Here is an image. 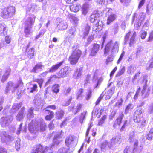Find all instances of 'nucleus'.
I'll return each instance as SVG.
<instances>
[{"instance_id":"obj_1","label":"nucleus","mask_w":153,"mask_h":153,"mask_svg":"<svg viewBox=\"0 0 153 153\" xmlns=\"http://www.w3.org/2000/svg\"><path fill=\"white\" fill-rule=\"evenodd\" d=\"M118 42H116L115 43L112 42L111 41L108 43L104 48V54L106 56L108 55L114 54L118 51Z\"/></svg>"},{"instance_id":"obj_2","label":"nucleus","mask_w":153,"mask_h":153,"mask_svg":"<svg viewBox=\"0 0 153 153\" xmlns=\"http://www.w3.org/2000/svg\"><path fill=\"white\" fill-rule=\"evenodd\" d=\"M133 119L134 122L140 123L142 127L145 126L146 121L143 117V112L142 109H137L135 111L133 114Z\"/></svg>"},{"instance_id":"obj_3","label":"nucleus","mask_w":153,"mask_h":153,"mask_svg":"<svg viewBox=\"0 0 153 153\" xmlns=\"http://www.w3.org/2000/svg\"><path fill=\"white\" fill-rule=\"evenodd\" d=\"M22 85L23 83L20 80L17 83H14L11 81H9L6 85L5 92L7 95L9 93H13L19 87H22Z\"/></svg>"},{"instance_id":"obj_4","label":"nucleus","mask_w":153,"mask_h":153,"mask_svg":"<svg viewBox=\"0 0 153 153\" xmlns=\"http://www.w3.org/2000/svg\"><path fill=\"white\" fill-rule=\"evenodd\" d=\"M14 7L9 6L5 8L1 13V16L4 18L8 19L11 17L15 12Z\"/></svg>"},{"instance_id":"obj_5","label":"nucleus","mask_w":153,"mask_h":153,"mask_svg":"<svg viewBox=\"0 0 153 153\" xmlns=\"http://www.w3.org/2000/svg\"><path fill=\"white\" fill-rule=\"evenodd\" d=\"M81 54V52L80 50L77 49L74 51L69 58L70 63L72 65L75 64L77 62Z\"/></svg>"},{"instance_id":"obj_6","label":"nucleus","mask_w":153,"mask_h":153,"mask_svg":"<svg viewBox=\"0 0 153 153\" xmlns=\"http://www.w3.org/2000/svg\"><path fill=\"white\" fill-rule=\"evenodd\" d=\"M34 148L35 150L32 153H46L50 149L48 147L46 146L44 147L41 144H36Z\"/></svg>"},{"instance_id":"obj_7","label":"nucleus","mask_w":153,"mask_h":153,"mask_svg":"<svg viewBox=\"0 0 153 153\" xmlns=\"http://www.w3.org/2000/svg\"><path fill=\"white\" fill-rule=\"evenodd\" d=\"M56 21L58 22L57 24V27L59 30H63L66 29L68 27L67 23L62 19L57 18Z\"/></svg>"},{"instance_id":"obj_8","label":"nucleus","mask_w":153,"mask_h":153,"mask_svg":"<svg viewBox=\"0 0 153 153\" xmlns=\"http://www.w3.org/2000/svg\"><path fill=\"white\" fill-rule=\"evenodd\" d=\"M71 70V68L69 67L65 66L60 70L58 73V75L60 78L65 77L68 75Z\"/></svg>"},{"instance_id":"obj_9","label":"nucleus","mask_w":153,"mask_h":153,"mask_svg":"<svg viewBox=\"0 0 153 153\" xmlns=\"http://www.w3.org/2000/svg\"><path fill=\"white\" fill-rule=\"evenodd\" d=\"M36 17L33 15H29V16L26 17L24 23L25 26L32 27L35 22Z\"/></svg>"},{"instance_id":"obj_10","label":"nucleus","mask_w":153,"mask_h":153,"mask_svg":"<svg viewBox=\"0 0 153 153\" xmlns=\"http://www.w3.org/2000/svg\"><path fill=\"white\" fill-rule=\"evenodd\" d=\"M45 113L46 114L45 119L46 121H50L54 117V113L51 110L45 109Z\"/></svg>"},{"instance_id":"obj_11","label":"nucleus","mask_w":153,"mask_h":153,"mask_svg":"<svg viewBox=\"0 0 153 153\" xmlns=\"http://www.w3.org/2000/svg\"><path fill=\"white\" fill-rule=\"evenodd\" d=\"M145 17V14L143 12L140 13L137 19L135 25L137 27H139L141 26L143 21L144 20Z\"/></svg>"},{"instance_id":"obj_12","label":"nucleus","mask_w":153,"mask_h":153,"mask_svg":"<svg viewBox=\"0 0 153 153\" xmlns=\"http://www.w3.org/2000/svg\"><path fill=\"white\" fill-rule=\"evenodd\" d=\"M124 117V115L123 112H121L119 114V116L116 119L113 125V127L115 128L118 125H120L122 123L123 118Z\"/></svg>"},{"instance_id":"obj_13","label":"nucleus","mask_w":153,"mask_h":153,"mask_svg":"<svg viewBox=\"0 0 153 153\" xmlns=\"http://www.w3.org/2000/svg\"><path fill=\"white\" fill-rule=\"evenodd\" d=\"M103 78L102 77L98 79L97 74H94L93 76L92 79L93 82V83H94L95 84L94 86V88H97L98 85L100 84L103 81Z\"/></svg>"},{"instance_id":"obj_14","label":"nucleus","mask_w":153,"mask_h":153,"mask_svg":"<svg viewBox=\"0 0 153 153\" xmlns=\"http://www.w3.org/2000/svg\"><path fill=\"white\" fill-rule=\"evenodd\" d=\"M75 137L74 136L70 135L67 137L65 140V143L66 145L69 147L72 144L74 140Z\"/></svg>"},{"instance_id":"obj_15","label":"nucleus","mask_w":153,"mask_h":153,"mask_svg":"<svg viewBox=\"0 0 153 153\" xmlns=\"http://www.w3.org/2000/svg\"><path fill=\"white\" fill-rule=\"evenodd\" d=\"M97 22L95 26H94L93 28V30L96 32L102 30L103 25L102 21H100L99 19L98 20H97Z\"/></svg>"},{"instance_id":"obj_16","label":"nucleus","mask_w":153,"mask_h":153,"mask_svg":"<svg viewBox=\"0 0 153 153\" xmlns=\"http://www.w3.org/2000/svg\"><path fill=\"white\" fill-rule=\"evenodd\" d=\"M90 7V4H86V3H84L82 5L81 8V10L82 14L85 15H86Z\"/></svg>"},{"instance_id":"obj_17","label":"nucleus","mask_w":153,"mask_h":153,"mask_svg":"<svg viewBox=\"0 0 153 153\" xmlns=\"http://www.w3.org/2000/svg\"><path fill=\"white\" fill-rule=\"evenodd\" d=\"M64 61H62L59 62L58 64H56L52 66L49 68L48 72H53L58 69L63 63Z\"/></svg>"},{"instance_id":"obj_18","label":"nucleus","mask_w":153,"mask_h":153,"mask_svg":"<svg viewBox=\"0 0 153 153\" xmlns=\"http://www.w3.org/2000/svg\"><path fill=\"white\" fill-rule=\"evenodd\" d=\"M100 47L99 45L97 44H94L91 51V55L92 56H95L99 51Z\"/></svg>"},{"instance_id":"obj_19","label":"nucleus","mask_w":153,"mask_h":153,"mask_svg":"<svg viewBox=\"0 0 153 153\" xmlns=\"http://www.w3.org/2000/svg\"><path fill=\"white\" fill-rule=\"evenodd\" d=\"M43 66L41 63L38 64L31 70V72L33 73H38L41 70Z\"/></svg>"},{"instance_id":"obj_20","label":"nucleus","mask_w":153,"mask_h":153,"mask_svg":"<svg viewBox=\"0 0 153 153\" xmlns=\"http://www.w3.org/2000/svg\"><path fill=\"white\" fill-rule=\"evenodd\" d=\"M91 25L88 24H85L83 26V34L84 36H86L88 34L91 29Z\"/></svg>"},{"instance_id":"obj_21","label":"nucleus","mask_w":153,"mask_h":153,"mask_svg":"<svg viewBox=\"0 0 153 153\" xmlns=\"http://www.w3.org/2000/svg\"><path fill=\"white\" fill-rule=\"evenodd\" d=\"M33 120H32L31 122L28 124V129L29 131L31 133H34L36 131L38 130L37 127L33 123Z\"/></svg>"},{"instance_id":"obj_22","label":"nucleus","mask_w":153,"mask_h":153,"mask_svg":"<svg viewBox=\"0 0 153 153\" xmlns=\"http://www.w3.org/2000/svg\"><path fill=\"white\" fill-rule=\"evenodd\" d=\"M117 18V16L115 14H111L109 15L107 18L106 23L109 25L112 22L114 21Z\"/></svg>"},{"instance_id":"obj_23","label":"nucleus","mask_w":153,"mask_h":153,"mask_svg":"<svg viewBox=\"0 0 153 153\" xmlns=\"http://www.w3.org/2000/svg\"><path fill=\"white\" fill-rule=\"evenodd\" d=\"M10 71L11 69L10 68H7L6 69L5 72L2 77L1 79L2 82H4L7 79L10 74Z\"/></svg>"},{"instance_id":"obj_24","label":"nucleus","mask_w":153,"mask_h":153,"mask_svg":"<svg viewBox=\"0 0 153 153\" xmlns=\"http://www.w3.org/2000/svg\"><path fill=\"white\" fill-rule=\"evenodd\" d=\"M65 112L64 110L61 109L56 112V117L57 119L60 120L62 119L64 115Z\"/></svg>"},{"instance_id":"obj_25","label":"nucleus","mask_w":153,"mask_h":153,"mask_svg":"<svg viewBox=\"0 0 153 153\" xmlns=\"http://www.w3.org/2000/svg\"><path fill=\"white\" fill-rule=\"evenodd\" d=\"M6 26L3 23H0V36H3L6 34Z\"/></svg>"},{"instance_id":"obj_26","label":"nucleus","mask_w":153,"mask_h":153,"mask_svg":"<svg viewBox=\"0 0 153 153\" xmlns=\"http://www.w3.org/2000/svg\"><path fill=\"white\" fill-rule=\"evenodd\" d=\"M32 27L24 26V33L26 37H28L32 33L31 28Z\"/></svg>"},{"instance_id":"obj_27","label":"nucleus","mask_w":153,"mask_h":153,"mask_svg":"<svg viewBox=\"0 0 153 153\" xmlns=\"http://www.w3.org/2000/svg\"><path fill=\"white\" fill-rule=\"evenodd\" d=\"M37 6L35 4H29L27 8V10L30 12H33L35 10Z\"/></svg>"},{"instance_id":"obj_28","label":"nucleus","mask_w":153,"mask_h":153,"mask_svg":"<svg viewBox=\"0 0 153 153\" xmlns=\"http://www.w3.org/2000/svg\"><path fill=\"white\" fill-rule=\"evenodd\" d=\"M70 8L71 11L75 12H78L79 9V4H72L70 6Z\"/></svg>"},{"instance_id":"obj_29","label":"nucleus","mask_w":153,"mask_h":153,"mask_svg":"<svg viewBox=\"0 0 153 153\" xmlns=\"http://www.w3.org/2000/svg\"><path fill=\"white\" fill-rule=\"evenodd\" d=\"M98 14L97 13L91 14L90 18V21L91 22H93L95 21L98 20L99 19Z\"/></svg>"},{"instance_id":"obj_30","label":"nucleus","mask_w":153,"mask_h":153,"mask_svg":"<svg viewBox=\"0 0 153 153\" xmlns=\"http://www.w3.org/2000/svg\"><path fill=\"white\" fill-rule=\"evenodd\" d=\"M7 120V117L4 116L2 117L0 121V124L2 127H4L6 126V125Z\"/></svg>"},{"instance_id":"obj_31","label":"nucleus","mask_w":153,"mask_h":153,"mask_svg":"<svg viewBox=\"0 0 153 153\" xmlns=\"http://www.w3.org/2000/svg\"><path fill=\"white\" fill-rule=\"evenodd\" d=\"M146 139L151 140L153 138V128H151L149 132V133L146 136Z\"/></svg>"},{"instance_id":"obj_32","label":"nucleus","mask_w":153,"mask_h":153,"mask_svg":"<svg viewBox=\"0 0 153 153\" xmlns=\"http://www.w3.org/2000/svg\"><path fill=\"white\" fill-rule=\"evenodd\" d=\"M76 27L74 26H72L69 30L68 33L71 36H74L76 33Z\"/></svg>"},{"instance_id":"obj_33","label":"nucleus","mask_w":153,"mask_h":153,"mask_svg":"<svg viewBox=\"0 0 153 153\" xmlns=\"http://www.w3.org/2000/svg\"><path fill=\"white\" fill-rule=\"evenodd\" d=\"M138 142L137 140L135 142H134V148L132 151L133 153H135V152H137V151H139V152H140L141 151V149H140L139 150L138 149Z\"/></svg>"},{"instance_id":"obj_34","label":"nucleus","mask_w":153,"mask_h":153,"mask_svg":"<svg viewBox=\"0 0 153 153\" xmlns=\"http://www.w3.org/2000/svg\"><path fill=\"white\" fill-rule=\"evenodd\" d=\"M34 49L32 48L28 51L27 52L28 57L30 58H32L34 55Z\"/></svg>"},{"instance_id":"obj_35","label":"nucleus","mask_w":153,"mask_h":153,"mask_svg":"<svg viewBox=\"0 0 153 153\" xmlns=\"http://www.w3.org/2000/svg\"><path fill=\"white\" fill-rule=\"evenodd\" d=\"M110 56H108L106 60V64H108L109 62H112L114 59V54L109 55Z\"/></svg>"},{"instance_id":"obj_36","label":"nucleus","mask_w":153,"mask_h":153,"mask_svg":"<svg viewBox=\"0 0 153 153\" xmlns=\"http://www.w3.org/2000/svg\"><path fill=\"white\" fill-rule=\"evenodd\" d=\"M59 90V86L58 84H55L52 87V90L53 91L56 93L58 92Z\"/></svg>"},{"instance_id":"obj_37","label":"nucleus","mask_w":153,"mask_h":153,"mask_svg":"<svg viewBox=\"0 0 153 153\" xmlns=\"http://www.w3.org/2000/svg\"><path fill=\"white\" fill-rule=\"evenodd\" d=\"M112 11L113 10L112 9L107 7L105 8L104 11V12L105 13L106 16H108L110 14H113Z\"/></svg>"},{"instance_id":"obj_38","label":"nucleus","mask_w":153,"mask_h":153,"mask_svg":"<svg viewBox=\"0 0 153 153\" xmlns=\"http://www.w3.org/2000/svg\"><path fill=\"white\" fill-rule=\"evenodd\" d=\"M152 10H153V4L152 5V6L151 4H148L146 9V13L148 14H150L151 13Z\"/></svg>"},{"instance_id":"obj_39","label":"nucleus","mask_w":153,"mask_h":153,"mask_svg":"<svg viewBox=\"0 0 153 153\" xmlns=\"http://www.w3.org/2000/svg\"><path fill=\"white\" fill-rule=\"evenodd\" d=\"M125 67L124 66L121 67L117 74L116 76H119L122 75L125 72Z\"/></svg>"},{"instance_id":"obj_40","label":"nucleus","mask_w":153,"mask_h":153,"mask_svg":"<svg viewBox=\"0 0 153 153\" xmlns=\"http://www.w3.org/2000/svg\"><path fill=\"white\" fill-rule=\"evenodd\" d=\"M136 70V68L132 65H130L128 68L127 73L128 74L133 73Z\"/></svg>"},{"instance_id":"obj_41","label":"nucleus","mask_w":153,"mask_h":153,"mask_svg":"<svg viewBox=\"0 0 153 153\" xmlns=\"http://www.w3.org/2000/svg\"><path fill=\"white\" fill-rule=\"evenodd\" d=\"M133 108V106L131 104H129L126 107L125 111V113H126L128 112L129 110H131Z\"/></svg>"},{"instance_id":"obj_42","label":"nucleus","mask_w":153,"mask_h":153,"mask_svg":"<svg viewBox=\"0 0 153 153\" xmlns=\"http://www.w3.org/2000/svg\"><path fill=\"white\" fill-rule=\"evenodd\" d=\"M54 120L51 121L48 125V127L49 130H53L55 128V125L53 123Z\"/></svg>"},{"instance_id":"obj_43","label":"nucleus","mask_w":153,"mask_h":153,"mask_svg":"<svg viewBox=\"0 0 153 153\" xmlns=\"http://www.w3.org/2000/svg\"><path fill=\"white\" fill-rule=\"evenodd\" d=\"M127 123L128 121L127 120H125L124 121L123 124L120 129V131L121 132H122L124 130L127 125Z\"/></svg>"},{"instance_id":"obj_44","label":"nucleus","mask_w":153,"mask_h":153,"mask_svg":"<svg viewBox=\"0 0 153 153\" xmlns=\"http://www.w3.org/2000/svg\"><path fill=\"white\" fill-rule=\"evenodd\" d=\"M123 102V100L120 99L116 103L114 106L116 107L119 108L122 105Z\"/></svg>"},{"instance_id":"obj_45","label":"nucleus","mask_w":153,"mask_h":153,"mask_svg":"<svg viewBox=\"0 0 153 153\" xmlns=\"http://www.w3.org/2000/svg\"><path fill=\"white\" fill-rule=\"evenodd\" d=\"M108 0H97V2L101 5H106L108 2Z\"/></svg>"},{"instance_id":"obj_46","label":"nucleus","mask_w":153,"mask_h":153,"mask_svg":"<svg viewBox=\"0 0 153 153\" xmlns=\"http://www.w3.org/2000/svg\"><path fill=\"white\" fill-rule=\"evenodd\" d=\"M135 36V33H134L133 35H132L130 39V42L129 43V45H130V46H132V45L134 43V41Z\"/></svg>"},{"instance_id":"obj_47","label":"nucleus","mask_w":153,"mask_h":153,"mask_svg":"<svg viewBox=\"0 0 153 153\" xmlns=\"http://www.w3.org/2000/svg\"><path fill=\"white\" fill-rule=\"evenodd\" d=\"M86 113L85 112L82 113L79 117V120L81 121L82 123L84 120L85 118Z\"/></svg>"},{"instance_id":"obj_48","label":"nucleus","mask_w":153,"mask_h":153,"mask_svg":"<svg viewBox=\"0 0 153 153\" xmlns=\"http://www.w3.org/2000/svg\"><path fill=\"white\" fill-rule=\"evenodd\" d=\"M118 28L119 26L118 24L117 23L115 24L113 28L114 33V34L117 33L118 31Z\"/></svg>"},{"instance_id":"obj_49","label":"nucleus","mask_w":153,"mask_h":153,"mask_svg":"<svg viewBox=\"0 0 153 153\" xmlns=\"http://www.w3.org/2000/svg\"><path fill=\"white\" fill-rule=\"evenodd\" d=\"M142 51L143 48L141 47L140 46L137 48L136 50V56H137L139 55L140 53Z\"/></svg>"},{"instance_id":"obj_50","label":"nucleus","mask_w":153,"mask_h":153,"mask_svg":"<svg viewBox=\"0 0 153 153\" xmlns=\"http://www.w3.org/2000/svg\"><path fill=\"white\" fill-rule=\"evenodd\" d=\"M108 144V142L107 141H105V142L102 143L100 147L101 150H102L105 149Z\"/></svg>"},{"instance_id":"obj_51","label":"nucleus","mask_w":153,"mask_h":153,"mask_svg":"<svg viewBox=\"0 0 153 153\" xmlns=\"http://www.w3.org/2000/svg\"><path fill=\"white\" fill-rule=\"evenodd\" d=\"M141 37L142 39H145L146 35L147 33L144 31H142L140 32Z\"/></svg>"},{"instance_id":"obj_52","label":"nucleus","mask_w":153,"mask_h":153,"mask_svg":"<svg viewBox=\"0 0 153 153\" xmlns=\"http://www.w3.org/2000/svg\"><path fill=\"white\" fill-rule=\"evenodd\" d=\"M15 147L17 150H19L20 149V142L18 141H16L15 143Z\"/></svg>"},{"instance_id":"obj_53","label":"nucleus","mask_w":153,"mask_h":153,"mask_svg":"<svg viewBox=\"0 0 153 153\" xmlns=\"http://www.w3.org/2000/svg\"><path fill=\"white\" fill-rule=\"evenodd\" d=\"M82 105V104H78L77 105L76 107V112L74 113V114H76L77 113L79 112L80 110H81Z\"/></svg>"},{"instance_id":"obj_54","label":"nucleus","mask_w":153,"mask_h":153,"mask_svg":"<svg viewBox=\"0 0 153 153\" xmlns=\"http://www.w3.org/2000/svg\"><path fill=\"white\" fill-rule=\"evenodd\" d=\"M125 55V52L124 51H123L122 53L121 54L120 58H119L118 61H117V64H119L120 63L121 61L122 60V59L123 58Z\"/></svg>"},{"instance_id":"obj_55","label":"nucleus","mask_w":153,"mask_h":153,"mask_svg":"<svg viewBox=\"0 0 153 153\" xmlns=\"http://www.w3.org/2000/svg\"><path fill=\"white\" fill-rule=\"evenodd\" d=\"M11 40V39L10 37L7 36L5 37V41L7 44L10 43Z\"/></svg>"},{"instance_id":"obj_56","label":"nucleus","mask_w":153,"mask_h":153,"mask_svg":"<svg viewBox=\"0 0 153 153\" xmlns=\"http://www.w3.org/2000/svg\"><path fill=\"white\" fill-rule=\"evenodd\" d=\"M46 108H50L53 110H55L56 109V107L54 105H48L46 107Z\"/></svg>"},{"instance_id":"obj_57","label":"nucleus","mask_w":153,"mask_h":153,"mask_svg":"<svg viewBox=\"0 0 153 153\" xmlns=\"http://www.w3.org/2000/svg\"><path fill=\"white\" fill-rule=\"evenodd\" d=\"M151 63L148 67L146 68L147 70H149L153 68V58H152L151 60Z\"/></svg>"},{"instance_id":"obj_58","label":"nucleus","mask_w":153,"mask_h":153,"mask_svg":"<svg viewBox=\"0 0 153 153\" xmlns=\"http://www.w3.org/2000/svg\"><path fill=\"white\" fill-rule=\"evenodd\" d=\"M0 153H7V151L5 148L0 146Z\"/></svg>"},{"instance_id":"obj_59","label":"nucleus","mask_w":153,"mask_h":153,"mask_svg":"<svg viewBox=\"0 0 153 153\" xmlns=\"http://www.w3.org/2000/svg\"><path fill=\"white\" fill-rule=\"evenodd\" d=\"M130 150V147L129 146H127L124 149L123 151L124 153H129Z\"/></svg>"},{"instance_id":"obj_60","label":"nucleus","mask_w":153,"mask_h":153,"mask_svg":"<svg viewBox=\"0 0 153 153\" xmlns=\"http://www.w3.org/2000/svg\"><path fill=\"white\" fill-rule=\"evenodd\" d=\"M37 88V85L36 84H34L33 85V87L31 88L30 92L33 93L35 91Z\"/></svg>"},{"instance_id":"obj_61","label":"nucleus","mask_w":153,"mask_h":153,"mask_svg":"<svg viewBox=\"0 0 153 153\" xmlns=\"http://www.w3.org/2000/svg\"><path fill=\"white\" fill-rule=\"evenodd\" d=\"M130 33H131V32H129L125 36V43H126L128 41V40L129 39V36L130 35Z\"/></svg>"},{"instance_id":"obj_62","label":"nucleus","mask_w":153,"mask_h":153,"mask_svg":"<svg viewBox=\"0 0 153 153\" xmlns=\"http://www.w3.org/2000/svg\"><path fill=\"white\" fill-rule=\"evenodd\" d=\"M130 33H131V32H129L125 36V43H126L128 41V40L129 39V36L130 35Z\"/></svg>"},{"instance_id":"obj_63","label":"nucleus","mask_w":153,"mask_h":153,"mask_svg":"<svg viewBox=\"0 0 153 153\" xmlns=\"http://www.w3.org/2000/svg\"><path fill=\"white\" fill-rule=\"evenodd\" d=\"M120 2L123 4H127L131 2V0H120Z\"/></svg>"},{"instance_id":"obj_64","label":"nucleus","mask_w":153,"mask_h":153,"mask_svg":"<svg viewBox=\"0 0 153 153\" xmlns=\"http://www.w3.org/2000/svg\"><path fill=\"white\" fill-rule=\"evenodd\" d=\"M153 39V32H152L150 33L149 39L148 40V42L152 41Z\"/></svg>"}]
</instances>
